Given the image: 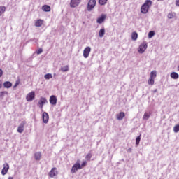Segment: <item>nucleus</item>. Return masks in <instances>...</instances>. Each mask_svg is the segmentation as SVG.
<instances>
[{"label":"nucleus","instance_id":"nucleus-5","mask_svg":"<svg viewBox=\"0 0 179 179\" xmlns=\"http://www.w3.org/2000/svg\"><path fill=\"white\" fill-rule=\"evenodd\" d=\"M34 97H36V93L32 91L27 94L26 96V100L27 101H33V100H34Z\"/></svg>","mask_w":179,"mask_h":179},{"label":"nucleus","instance_id":"nucleus-10","mask_svg":"<svg viewBox=\"0 0 179 179\" xmlns=\"http://www.w3.org/2000/svg\"><path fill=\"white\" fill-rule=\"evenodd\" d=\"M48 174L51 178H53V177H55V176L58 174V171H57V168H52Z\"/></svg>","mask_w":179,"mask_h":179},{"label":"nucleus","instance_id":"nucleus-20","mask_svg":"<svg viewBox=\"0 0 179 179\" xmlns=\"http://www.w3.org/2000/svg\"><path fill=\"white\" fill-rule=\"evenodd\" d=\"M104 34H106V29H104V28H102L99 30V37L102 38L104 37Z\"/></svg>","mask_w":179,"mask_h":179},{"label":"nucleus","instance_id":"nucleus-27","mask_svg":"<svg viewBox=\"0 0 179 179\" xmlns=\"http://www.w3.org/2000/svg\"><path fill=\"white\" fill-rule=\"evenodd\" d=\"M173 131L177 134V132H179V124H176L173 127Z\"/></svg>","mask_w":179,"mask_h":179},{"label":"nucleus","instance_id":"nucleus-17","mask_svg":"<svg viewBox=\"0 0 179 179\" xmlns=\"http://www.w3.org/2000/svg\"><path fill=\"white\" fill-rule=\"evenodd\" d=\"M42 10H43V12H50L51 7L48 5H44L42 6Z\"/></svg>","mask_w":179,"mask_h":179},{"label":"nucleus","instance_id":"nucleus-28","mask_svg":"<svg viewBox=\"0 0 179 179\" xmlns=\"http://www.w3.org/2000/svg\"><path fill=\"white\" fill-rule=\"evenodd\" d=\"M107 1L108 0H99V5H106V3H107Z\"/></svg>","mask_w":179,"mask_h":179},{"label":"nucleus","instance_id":"nucleus-30","mask_svg":"<svg viewBox=\"0 0 179 179\" xmlns=\"http://www.w3.org/2000/svg\"><path fill=\"white\" fill-rule=\"evenodd\" d=\"M92 153H88L86 157H85V159L87 160H88V162H90V159H92Z\"/></svg>","mask_w":179,"mask_h":179},{"label":"nucleus","instance_id":"nucleus-15","mask_svg":"<svg viewBox=\"0 0 179 179\" xmlns=\"http://www.w3.org/2000/svg\"><path fill=\"white\" fill-rule=\"evenodd\" d=\"M47 103V99L45 98H41V99L38 101V106L40 108H43L44 107V104Z\"/></svg>","mask_w":179,"mask_h":179},{"label":"nucleus","instance_id":"nucleus-41","mask_svg":"<svg viewBox=\"0 0 179 179\" xmlns=\"http://www.w3.org/2000/svg\"><path fill=\"white\" fill-rule=\"evenodd\" d=\"M8 179H13V177H9Z\"/></svg>","mask_w":179,"mask_h":179},{"label":"nucleus","instance_id":"nucleus-12","mask_svg":"<svg viewBox=\"0 0 179 179\" xmlns=\"http://www.w3.org/2000/svg\"><path fill=\"white\" fill-rule=\"evenodd\" d=\"M42 118L44 124H47L48 122V120H50V117L48 116V113L47 112H44L42 115Z\"/></svg>","mask_w":179,"mask_h":179},{"label":"nucleus","instance_id":"nucleus-23","mask_svg":"<svg viewBox=\"0 0 179 179\" xmlns=\"http://www.w3.org/2000/svg\"><path fill=\"white\" fill-rule=\"evenodd\" d=\"M138 39V33L133 32L131 34V40H134V41H136Z\"/></svg>","mask_w":179,"mask_h":179},{"label":"nucleus","instance_id":"nucleus-21","mask_svg":"<svg viewBox=\"0 0 179 179\" xmlns=\"http://www.w3.org/2000/svg\"><path fill=\"white\" fill-rule=\"evenodd\" d=\"M34 158H35V160H40V159H41V152H36L34 154Z\"/></svg>","mask_w":179,"mask_h":179},{"label":"nucleus","instance_id":"nucleus-24","mask_svg":"<svg viewBox=\"0 0 179 179\" xmlns=\"http://www.w3.org/2000/svg\"><path fill=\"white\" fill-rule=\"evenodd\" d=\"M5 10H6V7L0 6V16H2V13H5Z\"/></svg>","mask_w":179,"mask_h":179},{"label":"nucleus","instance_id":"nucleus-1","mask_svg":"<svg viewBox=\"0 0 179 179\" xmlns=\"http://www.w3.org/2000/svg\"><path fill=\"white\" fill-rule=\"evenodd\" d=\"M152 1L150 0H146L143 5L141 6V13H143L144 15H146L149 12V8L152 6Z\"/></svg>","mask_w":179,"mask_h":179},{"label":"nucleus","instance_id":"nucleus-25","mask_svg":"<svg viewBox=\"0 0 179 179\" xmlns=\"http://www.w3.org/2000/svg\"><path fill=\"white\" fill-rule=\"evenodd\" d=\"M68 71H69V66H65L61 68L62 72H68Z\"/></svg>","mask_w":179,"mask_h":179},{"label":"nucleus","instance_id":"nucleus-19","mask_svg":"<svg viewBox=\"0 0 179 179\" xmlns=\"http://www.w3.org/2000/svg\"><path fill=\"white\" fill-rule=\"evenodd\" d=\"M43 20H38L36 22H35V26L36 27H41V26H43Z\"/></svg>","mask_w":179,"mask_h":179},{"label":"nucleus","instance_id":"nucleus-26","mask_svg":"<svg viewBox=\"0 0 179 179\" xmlns=\"http://www.w3.org/2000/svg\"><path fill=\"white\" fill-rule=\"evenodd\" d=\"M45 79H52V74L51 73H47L44 76Z\"/></svg>","mask_w":179,"mask_h":179},{"label":"nucleus","instance_id":"nucleus-40","mask_svg":"<svg viewBox=\"0 0 179 179\" xmlns=\"http://www.w3.org/2000/svg\"><path fill=\"white\" fill-rule=\"evenodd\" d=\"M17 85H19V83H16L14 85V87H16L17 86Z\"/></svg>","mask_w":179,"mask_h":179},{"label":"nucleus","instance_id":"nucleus-42","mask_svg":"<svg viewBox=\"0 0 179 179\" xmlns=\"http://www.w3.org/2000/svg\"><path fill=\"white\" fill-rule=\"evenodd\" d=\"M178 71H179V65L178 66Z\"/></svg>","mask_w":179,"mask_h":179},{"label":"nucleus","instance_id":"nucleus-39","mask_svg":"<svg viewBox=\"0 0 179 179\" xmlns=\"http://www.w3.org/2000/svg\"><path fill=\"white\" fill-rule=\"evenodd\" d=\"M2 87V80H0V89Z\"/></svg>","mask_w":179,"mask_h":179},{"label":"nucleus","instance_id":"nucleus-13","mask_svg":"<svg viewBox=\"0 0 179 179\" xmlns=\"http://www.w3.org/2000/svg\"><path fill=\"white\" fill-rule=\"evenodd\" d=\"M26 122H22L20 125L18 127L17 131L19 132V134H22L24 131V125Z\"/></svg>","mask_w":179,"mask_h":179},{"label":"nucleus","instance_id":"nucleus-7","mask_svg":"<svg viewBox=\"0 0 179 179\" xmlns=\"http://www.w3.org/2000/svg\"><path fill=\"white\" fill-rule=\"evenodd\" d=\"M82 2V0H71L70 6L71 8H76V6H79Z\"/></svg>","mask_w":179,"mask_h":179},{"label":"nucleus","instance_id":"nucleus-2","mask_svg":"<svg viewBox=\"0 0 179 179\" xmlns=\"http://www.w3.org/2000/svg\"><path fill=\"white\" fill-rule=\"evenodd\" d=\"M156 71H151L150 74V78L148 80V85H150L151 86H153V85H155V79H156Z\"/></svg>","mask_w":179,"mask_h":179},{"label":"nucleus","instance_id":"nucleus-11","mask_svg":"<svg viewBox=\"0 0 179 179\" xmlns=\"http://www.w3.org/2000/svg\"><path fill=\"white\" fill-rule=\"evenodd\" d=\"M9 170V164L8 163L3 164V168L1 171L2 176H5Z\"/></svg>","mask_w":179,"mask_h":179},{"label":"nucleus","instance_id":"nucleus-3","mask_svg":"<svg viewBox=\"0 0 179 179\" xmlns=\"http://www.w3.org/2000/svg\"><path fill=\"white\" fill-rule=\"evenodd\" d=\"M96 3L97 2L96 0H90L87 6V10H88V12H92L96 7Z\"/></svg>","mask_w":179,"mask_h":179},{"label":"nucleus","instance_id":"nucleus-31","mask_svg":"<svg viewBox=\"0 0 179 179\" xmlns=\"http://www.w3.org/2000/svg\"><path fill=\"white\" fill-rule=\"evenodd\" d=\"M153 36H155V31H150L148 33V38H152V37H153Z\"/></svg>","mask_w":179,"mask_h":179},{"label":"nucleus","instance_id":"nucleus-33","mask_svg":"<svg viewBox=\"0 0 179 179\" xmlns=\"http://www.w3.org/2000/svg\"><path fill=\"white\" fill-rule=\"evenodd\" d=\"M141 142V134L136 138V145H139Z\"/></svg>","mask_w":179,"mask_h":179},{"label":"nucleus","instance_id":"nucleus-38","mask_svg":"<svg viewBox=\"0 0 179 179\" xmlns=\"http://www.w3.org/2000/svg\"><path fill=\"white\" fill-rule=\"evenodd\" d=\"M176 6H179V0H177L176 1Z\"/></svg>","mask_w":179,"mask_h":179},{"label":"nucleus","instance_id":"nucleus-32","mask_svg":"<svg viewBox=\"0 0 179 179\" xmlns=\"http://www.w3.org/2000/svg\"><path fill=\"white\" fill-rule=\"evenodd\" d=\"M6 94H8V91L0 92V97H3Z\"/></svg>","mask_w":179,"mask_h":179},{"label":"nucleus","instance_id":"nucleus-35","mask_svg":"<svg viewBox=\"0 0 179 179\" xmlns=\"http://www.w3.org/2000/svg\"><path fill=\"white\" fill-rule=\"evenodd\" d=\"M173 17H174V15L173 13L168 14L169 19H173Z\"/></svg>","mask_w":179,"mask_h":179},{"label":"nucleus","instance_id":"nucleus-34","mask_svg":"<svg viewBox=\"0 0 179 179\" xmlns=\"http://www.w3.org/2000/svg\"><path fill=\"white\" fill-rule=\"evenodd\" d=\"M87 164V162L86 161H83V163L80 165V168L83 169V167H86Z\"/></svg>","mask_w":179,"mask_h":179},{"label":"nucleus","instance_id":"nucleus-4","mask_svg":"<svg viewBox=\"0 0 179 179\" xmlns=\"http://www.w3.org/2000/svg\"><path fill=\"white\" fill-rule=\"evenodd\" d=\"M146 48H148V43L143 42L138 48L139 54H143V52L146 51Z\"/></svg>","mask_w":179,"mask_h":179},{"label":"nucleus","instance_id":"nucleus-18","mask_svg":"<svg viewBox=\"0 0 179 179\" xmlns=\"http://www.w3.org/2000/svg\"><path fill=\"white\" fill-rule=\"evenodd\" d=\"M12 86V83L9 81H6L3 83V87H6V89H9Z\"/></svg>","mask_w":179,"mask_h":179},{"label":"nucleus","instance_id":"nucleus-6","mask_svg":"<svg viewBox=\"0 0 179 179\" xmlns=\"http://www.w3.org/2000/svg\"><path fill=\"white\" fill-rule=\"evenodd\" d=\"M107 19V15L106 14H101L99 17L96 20V23L99 24H101V23H104V21Z\"/></svg>","mask_w":179,"mask_h":179},{"label":"nucleus","instance_id":"nucleus-8","mask_svg":"<svg viewBox=\"0 0 179 179\" xmlns=\"http://www.w3.org/2000/svg\"><path fill=\"white\" fill-rule=\"evenodd\" d=\"M92 51V48L89 46L86 47L83 50V57L84 58H89V55Z\"/></svg>","mask_w":179,"mask_h":179},{"label":"nucleus","instance_id":"nucleus-29","mask_svg":"<svg viewBox=\"0 0 179 179\" xmlns=\"http://www.w3.org/2000/svg\"><path fill=\"white\" fill-rule=\"evenodd\" d=\"M150 117V114L148 113H145L143 115V120H149V117Z\"/></svg>","mask_w":179,"mask_h":179},{"label":"nucleus","instance_id":"nucleus-36","mask_svg":"<svg viewBox=\"0 0 179 179\" xmlns=\"http://www.w3.org/2000/svg\"><path fill=\"white\" fill-rule=\"evenodd\" d=\"M41 52H43V49L39 48L37 51H36V54H41Z\"/></svg>","mask_w":179,"mask_h":179},{"label":"nucleus","instance_id":"nucleus-22","mask_svg":"<svg viewBox=\"0 0 179 179\" xmlns=\"http://www.w3.org/2000/svg\"><path fill=\"white\" fill-rule=\"evenodd\" d=\"M171 78H172V79H178L179 75L176 72H172L171 73Z\"/></svg>","mask_w":179,"mask_h":179},{"label":"nucleus","instance_id":"nucleus-14","mask_svg":"<svg viewBox=\"0 0 179 179\" xmlns=\"http://www.w3.org/2000/svg\"><path fill=\"white\" fill-rule=\"evenodd\" d=\"M49 101L50 104H52V106H55L57 104V96H55V95H52L50 97Z\"/></svg>","mask_w":179,"mask_h":179},{"label":"nucleus","instance_id":"nucleus-37","mask_svg":"<svg viewBox=\"0 0 179 179\" xmlns=\"http://www.w3.org/2000/svg\"><path fill=\"white\" fill-rule=\"evenodd\" d=\"M2 75H3V71H2V70L0 69V78H1Z\"/></svg>","mask_w":179,"mask_h":179},{"label":"nucleus","instance_id":"nucleus-16","mask_svg":"<svg viewBox=\"0 0 179 179\" xmlns=\"http://www.w3.org/2000/svg\"><path fill=\"white\" fill-rule=\"evenodd\" d=\"M125 117V113L124 112H120L116 115L117 120L121 121Z\"/></svg>","mask_w":179,"mask_h":179},{"label":"nucleus","instance_id":"nucleus-9","mask_svg":"<svg viewBox=\"0 0 179 179\" xmlns=\"http://www.w3.org/2000/svg\"><path fill=\"white\" fill-rule=\"evenodd\" d=\"M80 164L79 162H76L71 169V173H73L76 171H78V170H80Z\"/></svg>","mask_w":179,"mask_h":179}]
</instances>
